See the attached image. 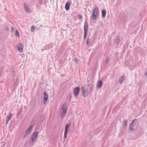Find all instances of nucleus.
Instances as JSON below:
<instances>
[{"mask_svg": "<svg viewBox=\"0 0 147 147\" xmlns=\"http://www.w3.org/2000/svg\"><path fill=\"white\" fill-rule=\"evenodd\" d=\"M145 75H146V76H147V71L145 73Z\"/></svg>", "mask_w": 147, "mask_h": 147, "instance_id": "nucleus-32", "label": "nucleus"}, {"mask_svg": "<svg viewBox=\"0 0 147 147\" xmlns=\"http://www.w3.org/2000/svg\"><path fill=\"white\" fill-rule=\"evenodd\" d=\"M103 82L102 80H100L98 82V84L97 85V87H98V88H100L101 87L102 85Z\"/></svg>", "mask_w": 147, "mask_h": 147, "instance_id": "nucleus-14", "label": "nucleus"}, {"mask_svg": "<svg viewBox=\"0 0 147 147\" xmlns=\"http://www.w3.org/2000/svg\"><path fill=\"white\" fill-rule=\"evenodd\" d=\"M71 97H72V96H71V94H70V97L71 98Z\"/></svg>", "mask_w": 147, "mask_h": 147, "instance_id": "nucleus-33", "label": "nucleus"}, {"mask_svg": "<svg viewBox=\"0 0 147 147\" xmlns=\"http://www.w3.org/2000/svg\"><path fill=\"white\" fill-rule=\"evenodd\" d=\"M125 76L123 75V76L120 77L119 79V82L120 84H122L125 80Z\"/></svg>", "mask_w": 147, "mask_h": 147, "instance_id": "nucleus-11", "label": "nucleus"}, {"mask_svg": "<svg viewBox=\"0 0 147 147\" xmlns=\"http://www.w3.org/2000/svg\"><path fill=\"white\" fill-rule=\"evenodd\" d=\"M88 22L86 21L84 23V39L85 40L86 39L87 33L88 32Z\"/></svg>", "mask_w": 147, "mask_h": 147, "instance_id": "nucleus-1", "label": "nucleus"}, {"mask_svg": "<svg viewBox=\"0 0 147 147\" xmlns=\"http://www.w3.org/2000/svg\"><path fill=\"white\" fill-rule=\"evenodd\" d=\"M137 119H134L133 121H132V122L131 123V125H133L134 123L135 122V121H137Z\"/></svg>", "mask_w": 147, "mask_h": 147, "instance_id": "nucleus-27", "label": "nucleus"}, {"mask_svg": "<svg viewBox=\"0 0 147 147\" xmlns=\"http://www.w3.org/2000/svg\"><path fill=\"white\" fill-rule=\"evenodd\" d=\"M109 61L107 59L105 61V63H107Z\"/></svg>", "mask_w": 147, "mask_h": 147, "instance_id": "nucleus-31", "label": "nucleus"}, {"mask_svg": "<svg viewBox=\"0 0 147 147\" xmlns=\"http://www.w3.org/2000/svg\"><path fill=\"white\" fill-rule=\"evenodd\" d=\"M5 30H6L7 31H9V28L8 26H6L5 27Z\"/></svg>", "mask_w": 147, "mask_h": 147, "instance_id": "nucleus-28", "label": "nucleus"}, {"mask_svg": "<svg viewBox=\"0 0 147 147\" xmlns=\"http://www.w3.org/2000/svg\"><path fill=\"white\" fill-rule=\"evenodd\" d=\"M35 28L34 26H32L31 27V31L32 32H33L35 30Z\"/></svg>", "mask_w": 147, "mask_h": 147, "instance_id": "nucleus-25", "label": "nucleus"}, {"mask_svg": "<svg viewBox=\"0 0 147 147\" xmlns=\"http://www.w3.org/2000/svg\"><path fill=\"white\" fill-rule=\"evenodd\" d=\"M33 125H31L25 131V134L23 137V139L26 137L27 136L28 134L32 129L33 128Z\"/></svg>", "mask_w": 147, "mask_h": 147, "instance_id": "nucleus-4", "label": "nucleus"}, {"mask_svg": "<svg viewBox=\"0 0 147 147\" xmlns=\"http://www.w3.org/2000/svg\"><path fill=\"white\" fill-rule=\"evenodd\" d=\"M44 97L43 102V103L45 104L46 103V102L48 100V95L46 92H44Z\"/></svg>", "mask_w": 147, "mask_h": 147, "instance_id": "nucleus-8", "label": "nucleus"}, {"mask_svg": "<svg viewBox=\"0 0 147 147\" xmlns=\"http://www.w3.org/2000/svg\"><path fill=\"white\" fill-rule=\"evenodd\" d=\"M22 109H20V110H19V112L18 113H17V115L18 116H19V115H20V114H21L22 112Z\"/></svg>", "mask_w": 147, "mask_h": 147, "instance_id": "nucleus-22", "label": "nucleus"}, {"mask_svg": "<svg viewBox=\"0 0 147 147\" xmlns=\"http://www.w3.org/2000/svg\"><path fill=\"white\" fill-rule=\"evenodd\" d=\"M102 16L103 18L105 17L106 14V11L105 10H102L101 11Z\"/></svg>", "mask_w": 147, "mask_h": 147, "instance_id": "nucleus-13", "label": "nucleus"}, {"mask_svg": "<svg viewBox=\"0 0 147 147\" xmlns=\"http://www.w3.org/2000/svg\"><path fill=\"white\" fill-rule=\"evenodd\" d=\"M133 125H131V124H130V126L129 127V129L131 131H134L135 129V128H133Z\"/></svg>", "mask_w": 147, "mask_h": 147, "instance_id": "nucleus-19", "label": "nucleus"}, {"mask_svg": "<svg viewBox=\"0 0 147 147\" xmlns=\"http://www.w3.org/2000/svg\"><path fill=\"white\" fill-rule=\"evenodd\" d=\"M82 94L84 97H87L88 94V92L87 88H86L84 86L82 87Z\"/></svg>", "mask_w": 147, "mask_h": 147, "instance_id": "nucleus-5", "label": "nucleus"}, {"mask_svg": "<svg viewBox=\"0 0 147 147\" xmlns=\"http://www.w3.org/2000/svg\"><path fill=\"white\" fill-rule=\"evenodd\" d=\"M127 121L126 119L124 120L123 121V125L124 128H125L127 127Z\"/></svg>", "mask_w": 147, "mask_h": 147, "instance_id": "nucleus-17", "label": "nucleus"}, {"mask_svg": "<svg viewBox=\"0 0 147 147\" xmlns=\"http://www.w3.org/2000/svg\"><path fill=\"white\" fill-rule=\"evenodd\" d=\"M71 98H70H70H69V101H70V100H71Z\"/></svg>", "mask_w": 147, "mask_h": 147, "instance_id": "nucleus-35", "label": "nucleus"}, {"mask_svg": "<svg viewBox=\"0 0 147 147\" xmlns=\"http://www.w3.org/2000/svg\"><path fill=\"white\" fill-rule=\"evenodd\" d=\"M24 5L25 8V10L26 12L29 13L31 12V9L29 7L27 3H24Z\"/></svg>", "mask_w": 147, "mask_h": 147, "instance_id": "nucleus-7", "label": "nucleus"}, {"mask_svg": "<svg viewBox=\"0 0 147 147\" xmlns=\"http://www.w3.org/2000/svg\"><path fill=\"white\" fill-rule=\"evenodd\" d=\"M11 28H12V30H13V28L12 27H11Z\"/></svg>", "mask_w": 147, "mask_h": 147, "instance_id": "nucleus-36", "label": "nucleus"}, {"mask_svg": "<svg viewBox=\"0 0 147 147\" xmlns=\"http://www.w3.org/2000/svg\"><path fill=\"white\" fill-rule=\"evenodd\" d=\"M79 20H81L82 18V16L81 15H79L78 16Z\"/></svg>", "mask_w": 147, "mask_h": 147, "instance_id": "nucleus-29", "label": "nucleus"}, {"mask_svg": "<svg viewBox=\"0 0 147 147\" xmlns=\"http://www.w3.org/2000/svg\"><path fill=\"white\" fill-rule=\"evenodd\" d=\"M98 7H95L93 12H92V19L93 20H95L97 16L98 13Z\"/></svg>", "mask_w": 147, "mask_h": 147, "instance_id": "nucleus-2", "label": "nucleus"}, {"mask_svg": "<svg viewBox=\"0 0 147 147\" xmlns=\"http://www.w3.org/2000/svg\"><path fill=\"white\" fill-rule=\"evenodd\" d=\"M70 2L68 1L65 4V9L67 11L69 10L70 9Z\"/></svg>", "mask_w": 147, "mask_h": 147, "instance_id": "nucleus-10", "label": "nucleus"}, {"mask_svg": "<svg viewBox=\"0 0 147 147\" xmlns=\"http://www.w3.org/2000/svg\"><path fill=\"white\" fill-rule=\"evenodd\" d=\"M67 111L66 110H63L62 111L61 115V117L62 119H63L65 116V114L66 113Z\"/></svg>", "mask_w": 147, "mask_h": 147, "instance_id": "nucleus-15", "label": "nucleus"}, {"mask_svg": "<svg viewBox=\"0 0 147 147\" xmlns=\"http://www.w3.org/2000/svg\"><path fill=\"white\" fill-rule=\"evenodd\" d=\"M23 47L24 45L22 43H20L19 45L17 46L18 50L20 52L22 53L23 51Z\"/></svg>", "mask_w": 147, "mask_h": 147, "instance_id": "nucleus-9", "label": "nucleus"}, {"mask_svg": "<svg viewBox=\"0 0 147 147\" xmlns=\"http://www.w3.org/2000/svg\"><path fill=\"white\" fill-rule=\"evenodd\" d=\"M9 120H7V119H6V124H7V123H8V122H9Z\"/></svg>", "mask_w": 147, "mask_h": 147, "instance_id": "nucleus-30", "label": "nucleus"}, {"mask_svg": "<svg viewBox=\"0 0 147 147\" xmlns=\"http://www.w3.org/2000/svg\"><path fill=\"white\" fill-rule=\"evenodd\" d=\"M39 133L38 132L36 131L34 132L32 136V142H33L34 140V139L37 137Z\"/></svg>", "mask_w": 147, "mask_h": 147, "instance_id": "nucleus-6", "label": "nucleus"}, {"mask_svg": "<svg viewBox=\"0 0 147 147\" xmlns=\"http://www.w3.org/2000/svg\"><path fill=\"white\" fill-rule=\"evenodd\" d=\"M68 132L65 131L64 134V138H66L67 137V134Z\"/></svg>", "mask_w": 147, "mask_h": 147, "instance_id": "nucleus-24", "label": "nucleus"}, {"mask_svg": "<svg viewBox=\"0 0 147 147\" xmlns=\"http://www.w3.org/2000/svg\"><path fill=\"white\" fill-rule=\"evenodd\" d=\"M80 90V88L79 87H76L74 89L73 92L75 97H76L78 96Z\"/></svg>", "mask_w": 147, "mask_h": 147, "instance_id": "nucleus-3", "label": "nucleus"}, {"mask_svg": "<svg viewBox=\"0 0 147 147\" xmlns=\"http://www.w3.org/2000/svg\"><path fill=\"white\" fill-rule=\"evenodd\" d=\"M43 27V26L42 25H40L39 28L40 27Z\"/></svg>", "mask_w": 147, "mask_h": 147, "instance_id": "nucleus-34", "label": "nucleus"}, {"mask_svg": "<svg viewBox=\"0 0 147 147\" xmlns=\"http://www.w3.org/2000/svg\"><path fill=\"white\" fill-rule=\"evenodd\" d=\"M114 40L116 41V43H117V45L119 44V43L120 42V39L118 38H115Z\"/></svg>", "mask_w": 147, "mask_h": 147, "instance_id": "nucleus-18", "label": "nucleus"}, {"mask_svg": "<svg viewBox=\"0 0 147 147\" xmlns=\"http://www.w3.org/2000/svg\"><path fill=\"white\" fill-rule=\"evenodd\" d=\"M62 111L63 110H66L67 111V104H65V102L63 104L62 107Z\"/></svg>", "mask_w": 147, "mask_h": 147, "instance_id": "nucleus-16", "label": "nucleus"}, {"mask_svg": "<svg viewBox=\"0 0 147 147\" xmlns=\"http://www.w3.org/2000/svg\"><path fill=\"white\" fill-rule=\"evenodd\" d=\"M12 115V113H10L9 116L8 117H6V119H7L9 121Z\"/></svg>", "mask_w": 147, "mask_h": 147, "instance_id": "nucleus-21", "label": "nucleus"}, {"mask_svg": "<svg viewBox=\"0 0 147 147\" xmlns=\"http://www.w3.org/2000/svg\"><path fill=\"white\" fill-rule=\"evenodd\" d=\"M74 60L77 63H78L79 61H78V59L77 58H74Z\"/></svg>", "mask_w": 147, "mask_h": 147, "instance_id": "nucleus-26", "label": "nucleus"}, {"mask_svg": "<svg viewBox=\"0 0 147 147\" xmlns=\"http://www.w3.org/2000/svg\"><path fill=\"white\" fill-rule=\"evenodd\" d=\"M71 123H69V124H66L65 128V131L68 132V129L70 127L71 125Z\"/></svg>", "mask_w": 147, "mask_h": 147, "instance_id": "nucleus-12", "label": "nucleus"}, {"mask_svg": "<svg viewBox=\"0 0 147 147\" xmlns=\"http://www.w3.org/2000/svg\"><path fill=\"white\" fill-rule=\"evenodd\" d=\"M90 40L89 38H88L86 41V44L88 46H89L90 45Z\"/></svg>", "mask_w": 147, "mask_h": 147, "instance_id": "nucleus-20", "label": "nucleus"}, {"mask_svg": "<svg viewBox=\"0 0 147 147\" xmlns=\"http://www.w3.org/2000/svg\"><path fill=\"white\" fill-rule=\"evenodd\" d=\"M16 35L18 37H20V36L19 34V32L18 30H16L15 32Z\"/></svg>", "mask_w": 147, "mask_h": 147, "instance_id": "nucleus-23", "label": "nucleus"}]
</instances>
